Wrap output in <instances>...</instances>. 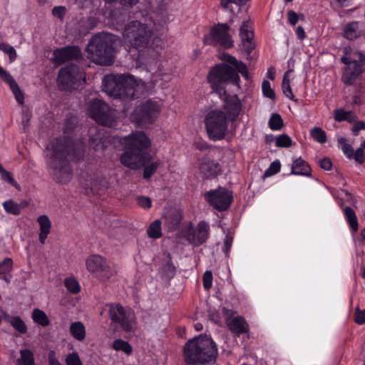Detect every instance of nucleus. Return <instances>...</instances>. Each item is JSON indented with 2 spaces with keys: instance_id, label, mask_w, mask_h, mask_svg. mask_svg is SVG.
<instances>
[{
  "instance_id": "obj_1",
  "label": "nucleus",
  "mask_w": 365,
  "mask_h": 365,
  "mask_svg": "<svg viewBox=\"0 0 365 365\" xmlns=\"http://www.w3.org/2000/svg\"><path fill=\"white\" fill-rule=\"evenodd\" d=\"M222 59L235 68L224 63L217 64L209 72L207 79L212 92L215 93L223 101L222 108H211L207 111L204 123L207 137L216 142L223 140L229 133L230 124L236 121L242 111V103L237 95H227L225 85L227 81L240 78L236 71L240 73L245 79H248L249 73L246 65L236 58L223 54Z\"/></svg>"
},
{
  "instance_id": "obj_2",
  "label": "nucleus",
  "mask_w": 365,
  "mask_h": 365,
  "mask_svg": "<svg viewBox=\"0 0 365 365\" xmlns=\"http://www.w3.org/2000/svg\"><path fill=\"white\" fill-rule=\"evenodd\" d=\"M76 117L67 116L63 129V143L62 139L55 138L46 148L47 165L54 178L61 183H67L72 178L68 161H78L84 157V142L80 139L73 140L70 136L76 128Z\"/></svg>"
},
{
  "instance_id": "obj_3",
  "label": "nucleus",
  "mask_w": 365,
  "mask_h": 365,
  "mask_svg": "<svg viewBox=\"0 0 365 365\" xmlns=\"http://www.w3.org/2000/svg\"><path fill=\"white\" fill-rule=\"evenodd\" d=\"M125 146V152L120 156L121 163L130 168L135 169L145 166L143 177L149 179L159 166L158 161L147 163L151 159L148 153L150 146L149 138L143 131H137L120 139Z\"/></svg>"
},
{
  "instance_id": "obj_4",
  "label": "nucleus",
  "mask_w": 365,
  "mask_h": 365,
  "mask_svg": "<svg viewBox=\"0 0 365 365\" xmlns=\"http://www.w3.org/2000/svg\"><path fill=\"white\" fill-rule=\"evenodd\" d=\"M103 91L109 96L123 101L139 98L148 91L147 84L130 74H108L103 77Z\"/></svg>"
},
{
  "instance_id": "obj_5",
  "label": "nucleus",
  "mask_w": 365,
  "mask_h": 365,
  "mask_svg": "<svg viewBox=\"0 0 365 365\" xmlns=\"http://www.w3.org/2000/svg\"><path fill=\"white\" fill-rule=\"evenodd\" d=\"M120 43V38L114 34L108 32L97 34L90 39L86 48L87 58L98 65H112Z\"/></svg>"
},
{
  "instance_id": "obj_6",
  "label": "nucleus",
  "mask_w": 365,
  "mask_h": 365,
  "mask_svg": "<svg viewBox=\"0 0 365 365\" xmlns=\"http://www.w3.org/2000/svg\"><path fill=\"white\" fill-rule=\"evenodd\" d=\"M153 26L151 24H145L140 21H131L123 32L125 46L128 51L136 50L138 55L136 61L141 63L143 61V52L150 51L153 43Z\"/></svg>"
},
{
  "instance_id": "obj_7",
  "label": "nucleus",
  "mask_w": 365,
  "mask_h": 365,
  "mask_svg": "<svg viewBox=\"0 0 365 365\" xmlns=\"http://www.w3.org/2000/svg\"><path fill=\"white\" fill-rule=\"evenodd\" d=\"M217 356V348L213 340L205 335L190 339L185 345L183 356L190 365L214 363Z\"/></svg>"
},
{
  "instance_id": "obj_8",
  "label": "nucleus",
  "mask_w": 365,
  "mask_h": 365,
  "mask_svg": "<svg viewBox=\"0 0 365 365\" xmlns=\"http://www.w3.org/2000/svg\"><path fill=\"white\" fill-rule=\"evenodd\" d=\"M341 61L346 65L341 81L346 85H352L365 69V56L361 51H352L346 47Z\"/></svg>"
},
{
  "instance_id": "obj_9",
  "label": "nucleus",
  "mask_w": 365,
  "mask_h": 365,
  "mask_svg": "<svg viewBox=\"0 0 365 365\" xmlns=\"http://www.w3.org/2000/svg\"><path fill=\"white\" fill-rule=\"evenodd\" d=\"M163 106L160 99H148L137 106L131 113L130 119L138 126L152 124L159 116Z\"/></svg>"
},
{
  "instance_id": "obj_10",
  "label": "nucleus",
  "mask_w": 365,
  "mask_h": 365,
  "mask_svg": "<svg viewBox=\"0 0 365 365\" xmlns=\"http://www.w3.org/2000/svg\"><path fill=\"white\" fill-rule=\"evenodd\" d=\"M57 81L61 90H72L84 83L86 77L78 66L69 64L59 71Z\"/></svg>"
},
{
  "instance_id": "obj_11",
  "label": "nucleus",
  "mask_w": 365,
  "mask_h": 365,
  "mask_svg": "<svg viewBox=\"0 0 365 365\" xmlns=\"http://www.w3.org/2000/svg\"><path fill=\"white\" fill-rule=\"evenodd\" d=\"M86 267L88 272L94 274L101 282H106L116 273V269L99 255H91L86 259Z\"/></svg>"
},
{
  "instance_id": "obj_12",
  "label": "nucleus",
  "mask_w": 365,
  "mask_h": 365,
  "mask_svg": "<svg viewBox=\"0 0 365 365\" xmlns=\"http://www.w3.org/2000/svg\"><path fill=\"white\" fill-rule=\"evenodd\" d=\"M88 114L97 123L104 126L111 127L115 120V110L105 102L98 99L90 102Z\"/></svg>"
},
{
  "instance_id": "obj_13",
  "label": "nucleus",
  "mask_w": 365,
  "mask_h": 365,
  "mask_svg": "<svg viewBox=\"0 0 365 365\" xmlns=\"http://www.w3.org/2000/svg\"><path fill=\"white\" fill-rule=\"evenodd\" d=\"M230 27L225 24L213 26L204 38L206 44L230 48L233 46V41L229 34Z\"/></svg>"
},
{
  "instance_id": "obj_14",
  "label": "nucleus",
  "mask_w": 365,
  "mask_h": 365,
  "mask_svg": "<svg viewBox=\"0 0 365 365\" xmlns=\"http://www.w3.org/2000/svg\"><path fill=\"white\" fill-rule=\"evenodd\" d=\"M109 316L112 322L119 324L125 331H130L134 327L133 313L119 304L109 305Z\"/></svg>"
},
{
  "instance_id": "obj_15",
  "label": "nucleus",
  "mask_w": 365,
  "mask_h": 365,
  "mask_svg": "<svg viewBox=\"0 0 365 365\" xmlns=\"http://www.w3.org/2000/svg\"><path fill=\"white\" fill-rule=\"evenodd\" d=\"M205 198L211 206L219 211L227 210L232 202L231 193L222 187L205 192Z\"/></svg>"
},
{
  "instance_id": "obj_16",
  "label": "nucleus",
  "mask_w": 365,
  "mask_h": 365,
  "mask_svg": "<svg viewBox=\"0 0 365 365\" xmlns=\"http://www.w3.org/2000/svg\"><path fill=\"white\" fill-rule=\"evenodd\" d=\"M210 236V225L202 220L196 227H190L185 235L187 241L194 246H200L204 244Z\"/></svg>"
},
{
  "instance_id": "obj_17",
  "label": "nucleus",
  "mask_w": 365,
  "mask_h": 365,
  "mask_svg": "<svg viewBox=\"0 0 365 365\" xmlns=\"http://www.w3.org/2000/svg\"><path fill=\"white\" fill-rule=\"evenodd\" d=\"M89 145L94 150H103L110 143V137L103 128L98 126L91 127L88 130Z\"/></svg>"
},
{
  "instance_id": "obj_18",
  "label": "nucleus",
  "mask_w": 365,
  "mask_h": 365,
  "mask_svg": "<svg viewBox=\"0 0 365 365\" xmlns=\"http://www.w3.org/2000/svg\"><path fill=\"white\" fill-rule=\"evenodd\" d=\"M240 37L243 49L250 53L255 47L253 42L254 31L250 20L243 21L241 25L240 28Z\"/></svg>"
},
{
  "instance_id": "obj_19",
  "label": "nucleus",
  "mask_w": 365,
  "mask_h": 365,
  "mask_svg": "<svg viewBox=\"0 0 365 365\" xmlns=\"http://www.w3.org/2000/svg\"><path fill=\"white\" fill-rule=\"evenodd\" d=\"M81 183L86 190L96 194H100L101 192L103 194L108 187V182L106 178L98 179L94 175L86 174V179Z\"/></svg>"
},
{
  "instance_id": "obj_20",
  "label": "nucleus",
  "mask_w": 365,
  "mask_h": 365,
  "mask_svg": "<svg viewBox=\"0 0 365 365\" xmlns=\"http://www.w3.org/2000/svg\"><path fill=\"white\" fill-rule=\"evenodd\" d=\"M81 50L78 46H66L63 48L56 49L53 51L55 60L63 63L67 61L76 59L81 56Z\"/></svg>"
},
{
  "instance_id": "obj_21",
  "label": "nucleus",
  "mask_w": 365,
  "mask_h": 365,
  "mask_svg": "<svg viewBox=\"0 0 365 365\" xmlns=\"http://www.w3.org/2000/svg\"><path fill=\"white\" fill-rule=\"evenodd\" d=\"M0 78L9 86L17 102L20 104H23L24 99V95L12 76L4 68H0Z\"/></svg>"
},
{
  "instance_id": "obj_22",
  "label": "nucleus",
  "mask_w": 365,
  "mask_h": 365,
  "mask_svg": "<svg viewBox=\"0 0 365 365\" xmlns=\"http://www.w3.org/2000/svg\"><path fill=\"white\" fill-rule=\"evenodd\" d=\"M182 215L180 210L170 209L164 213V225L169 230H176L182 220Z\"/></svg>"
},
{
  "instance_id": "obj_23",
  "label": "nucleus",
  "mask_w": 365,
  "mask_h": 365,
  "mask_svg": "<svg viewBox=\"0 0 365 365\" xmlns=\"http://www.w3.org/2000/svg\"><path fill=\"white\" fill-rule=\"evenodd\" d=\"M200 173L205 178H213L221 172L220 165L212 160H204L200 165Z\"/></svg>"
},
{
  "instance_id": "obj_24",
  "label": "nucleus",
  "mask_w": 365,
  "mask_h": 365,
  "mask_svg": "<svg viewBox=\"0 0 365 365\" xmlns=\"http://www.w3.org/2000/svg\"><path fill=\"white\" fill-rule=\"evenodd\" d=\"M227 325L229 329L238 336L242 334L247 333L249 330L247 322L240 316L227 320Z\"/></svg>"
},
{
  "instance_id": "obj_25",
  "label": "nucleus",
  "mask_w": 365,
  "mask_h": 365,
  "mask_svg": "<svg viewBox=\"0 0 365 365\" xmlns=\"http://www.w3.org/2000/svg\"><path fill=\"white\" fill-rule=\"evenodd\" d=\"M361 23L354 21L346 24L343 29V36L349 40L358 38L362 35Z\"/></svg>"
},
{
  "instance_id": "obj_26",
  "label": "nucleus",
  "mask_w": 365,
  "mask_h": 365,
  "mask_svg": "<svg viewBox=\"0 0 365 365\" xmlns=\"http://www.w3.org/2000/svg\"><path fill=\"white\" fill-rule=\"evenodd\" d=\"M13 266V259L10 257H6L0 262V279L7 284H9L12 279Z\"/></svg>"
},
{
  "instance_id": "obj_27",
  "label": "nucleus",
  "mask_w": 365,
  "mask_h": 365,
  "mask_svg": "<svg viewBox=\"0 0 365 365\" xmlns=\"http://www.w3.org/2000/svg\"><path fill=\"white\" fill-rule=\"evenodd\" d=\"M37 222L40 226V232H39V241L43 245L46 242V240L48 237V235L51 232V222L49 220L47 215H41L37 218Z\"/></svg>"
},
{
  "instance_id": "obj_28",
  "label": "nucleus",
  "mask_w": 365,
  "mask_h": 365,
  "mask_svg": "<svg viewBox=\"0 0 365 365\" xmlns=\"http://www.w3.org/2000/svg\"><path fill=\"white\" fill-rule=\"evenodd\" d=\"M292 174L296 175L309 176L311 175V168L309 164L299 157L292 163Z\"/></svg>"
},
{
  "instance_id": "obj_29",
  "label": "nucleus",
  "mask_w": 365,
  "mask_h": 365,
  "mask_svg": "<svg viewBox=\"0 0 365 365\" xmlns=\"http://www.w3.org/2000/svg\"><path fill=\"white\" fill-rule=\"evenodd\" d=\"M4 210L14 215H19L21 214L22 209L27 205L26 201H22L21 203H17L13 200H8L2 204Z\"/></svg>"
},
{
  "instance_id": "obj_30",
  "label": "nucleus",
  "mask_w": 365,
  "mask_h": 365,
  "mask_svg": "<svg viewBox=\"0 0 365 365\" xmlns=\"http://www.w3.org/2000/svg\"><path fill=\"white\" fill-rule=\"evenodd\" d=\"M4 318L6 322L9 323L14 329L18 331L20 334H25L26 332L27 327L25 322L19 317H14L4 314Z\"/></svg>"
},
{
  "instance_id": "obj_31",
  "label": "nucleus",
  "mask_w": 365,
  "mask_h": 365,
  "mask_svg": "<svg viewBox=\"0 0 365 365\" xmlns=\"http://www.w3.org/2000/svg\"><path fill=\"white\" fill-rule=\"evenodd\" d=\"M345 219L349 225L351 232L354 234L358 230L359 224L355 212L350 207H346L343 209Z\"/></svg>"
},
{
  "instance_id": "obj_32",
  "label": "nucleus",
  "mask_w": 365,
  "mask_h": 365,
  "mask_svg": "<svg viewBox=\"0 0 365 365\" xmlns=\"http://www.w3.org/2000/svg\"><path fill=\"white\" fill-rule=\"evenodd\" d=\"M70 333L75 339L83 341L86 337L85 326L81 322H73L70 326Z\"/></svg>"
},
{
  "instance_id": "obj_33",
  "label": "nucleus",
  "mask_w": 365,
  "mask_h": 365,
  "mask_svg": "<svg viewBox=\"0 0 365 365\" xmlns=\"http://www.w3.org/2000/svg\"><path fill=\"white\" fill-rule=\"evenodd\" d=\"M31 318L35 323L42 327H47L50 324L46 314L39 309L33 310Z\"/></svg>"
},
{
  "instance_id": "obj_34",
  "label": "nucleus",
  "mask_w": 365,
  "mask_h": 365,
  "mask_svg": "<svg viewBox=\"0 0 365 365\" xmlns=\"http://www.w3.org/2000/svg\"><path fill=\"white\" fill-rule=\"evenodd\" d=\"M334 119L337 122L347 120L353 122L355 120L356 116L352 111H346L343 108H338L334 113Z\"/></svg>"
},
{
  "instance_id": "obj_35",
  "label": "nucleus",
  "mask_w": 365,
  "mask_h": 365,
  "mask_svg": "<svg viewBox=\"0 0 365 365\" xmlns=\"http://www.w3.org/2000/svg\"><path fill=\"white\" fill-rule=\"evenodd\" d=\"M17 365H35L34 354L29 349L20 351V358L17 359Z\"/></svg>"
},
{
  "instance_id": "obj_36",
  "label": "nucleus",
  "mask_w": 365,
  "mask_h": 365,
  "mask_svg": "<svg viewBox=\"0 0 365 365\" xmlns=\"http://www.w3.org/2000/svg\"><path fill=\"white\" fill-rule=\"evenodd\" d=\"M112 348L116 351H122L126 355H130L133 352L132 346L123 339H115L112 344Z\"/></svg>"
},
{
  "instance_id": "obj_37",
  "label": "nucleus",
  "mask_w": 365,
  "mask_h": 365,
  "mask_svg": "<svg viewBox=\"0 0 365 365\" xmlns=\"http://www.w3.org/2000/svg\"><path fill=\"white\" fill-rule=\"evenodd\" d=\"M289 73L290 71L285 72L283 76L282 83V88L284 95L289 98L290 100H294V96L292 93L291 86H290V80H289Z\"/></svg>"
},
{
  "instance_id": "obj_38",
  "label": "nucleus",
  "mask_w": 365,
  "mask_h": 365,
  "mask_svg": "<svg viewBox=\"0 0 365 365\" xmlns=\"http://www.w3.org/2000/svg\"><path fill=\"white\" fill-rule=\"evenodd\" d=\"M64 286L69 292L74 294L79 293L81 291V285L78 281L73 277L65 279Z\"/></svg>"
},
{
  "instance_id": "obj_39",
  "label": "nucleus",
  "mask_w": 365,
  "mask_h": 365,
  "mask_svg": "<svg viewBox=\"0 0 365 365\" xmlns=\"http://www.w3.org/2000/svg\"><path fill=\"white\" fill-rule=\"evenodd\" d=\"M147 233L151 238H159L161 236V222L159 220H155L148 227Z\"/></svg>"
},
{
  "instance_id": "obj_40",
  "label": "nucleus",
  "mask_w": 365,
  "mask_h": 365,
  "mask_svg": "<svg viewBox=\"0 0 365 365\" xmlns=\"http://www.w3.org/2000/svg\"><path fill=\"white\" fill-rule=\"evenodd\" d=\"M310 135L317 142L324 144L327 142L326 133L319 127H314L310 130Z\"/></svg>"
},
{
  "instance_id": "obj_41",
  "label": "nucleus",
  "mask_w": 365,
  "mask_h": 365,
  "mask_svg": "<svg viewBox=\"0 0 365 365\" xmlns=\"http://www.w3.org/2000/svg\"><path fill=\"white\" fill-rule=\"evenodd\" d=\"M269 126L272 130H279L283 126V120L280 115L277 113L272 114L269 120Z\"/></svg>"
},
{
  "instance_id": "obj_42",
  "label": "nucleus",
  "mask_w": 365,
  "mask_h": 365,
  "mask_svg": "<svg viewBox=\"0 0 365 365\" xmlns=\"http://www.w3.org/2000/svg\"><path fill=\"white\" fill-rule=\"evenodd\" d=\"M0 51L7 54L9 57L10 62H14L17 56L16 51L14 48L6 43H0Z\"/></svg>"
},
{
  "instance_id": "obj_43",
  "label": "nucleus",
  "mask_w": 365,
  "mask_h": 365,
  "mask_svg": "<svg viewBox=\"0 0 365 365\" xmlns=\"http://www.w3.org/2000/svg\"><path fill=\"white\" fill-rule=\"evenodd\" d=\"M292 143V139L286 134L279 135L276 138V146L279 148H289Z\"/></svg>"
},
{
  "instance_id": "obj_44",
  "label": "nucleus",
  "mask_w": 365,
  "mask_h": 365,
  "mask_svg": "<svg viewBox=\"0 0 365 365\" xmlns=\"http://www.w3.org/2000/svg\"><path fill=\"white\" fill-rule=\"evenodd\" d=\"M66 365H83L78 354L76 352L68 354L66 357Z\"/></svg>"
},
{
  "instance_id": "obj_45",
  "label": "nucleus",
  "mask_w": 365,
  "mask_h": 365,
  "mask_svg": "<svg viewBox=\"0 0 365 365\" xmlns=\"http://www.w3.org/2000/svg\"><path fill=\"white\" fill-rule=\"evenodd\" d=\"M262 92L264 96L274 99L275 94L272 88H271L270 83L268 81H264L262 85Z\"/></svg>"
},
{
  "instance_id": "obj_46",
  "label": "nucleus",
  "mask_w": 365,
  "mask_h": 365,
  "mask_svg": "<svg viewBox=\"0 0 365 365\" xmlns=\"http://www.w3.org/2000/svg\"><path fill=\"white\" fill-rule=\"evenodd\" d=\"M212 273L210 270L205 272L202 276L203 287L205 290H209L212 286Z\"/></svg>"
},
{
  "instance_id": "obj_47",
  "label": "nucleus",
  "mask_w": 365,
  "mask_h": 365,
  "mask_svg": "<svg viewBox=\"0 0 365 365\" xmlns=\"http://www.w3.org/2000/svg\"><path fill=\"white\" fill-rule=\"evenodd\" d=\"M66 14V8L63 6H55L52 10V14L63 21Z\"/></svg>"
},
{
  "instance_id": "obj_48",
  "label": "nucleus",
  "mask_w": 365,
  "mask_h": 365,
  "mask_svg": "<svg viewBox=\"0 0 365 365\" xmlns=\"http://www.w3.org/2000/svg\"><path fill=\"white\" fill-rule=\"evenodd\" d=\"M0 172L1 173V178L3 180L9 182L10 184L15 186L16 188H19V185L14 180L11 174L9 172L6 171L4 168H3V170H1Z\"/></svg>"
},
{
  "instance_id": "obj_49",
  "label": "nucleus",
  "mask_w": 365,
  "mask_h": 365,
  "mask_svg": "<svg viewBox=\"0 0 365 365\" xmlns=\"http://www.w3.org/2000/svg\"><path fill=\"white\" fill-rule=\"evenodd\" d=\"M355 322L358 324H363L365 323V309L364 310H360L359 308L356 309Z\"/></svg>"
},
{
  "instance_id": "obj_50",
  "label": "nucleus",
  "mask_w": 365,
  "mask_h": 365,
  "mask_svg": "<svg viewBox=\"0 0 365 365\" xmlns=\"http://www.w3.org/2000/svg\"><path fill=\"white\" fill-rule=\"evenodd\" d=\"M138 203L143 208L148 209L151 207V200L148 197L140 196L138 197Z\"/></svg>"
},
{
  "instance_id": "obj_51",
  "label": "nucleus",
  "mask_w": 365,
  "mask_h": 365,
  "mask_svg": "<svg viewBox=\"0 0 365 365\" xmlns=\"http://www.w3.org/2000/svg\"><path fill=\"white\" fill-rule=\"evenodd\" d=\"M353 157L356 162L362 163L365 160V153L361 148H357Z\"/></svg>"
},
{
  "instance_id": "obj_52",
  "label": "nucleus",
  "mask_w": 365,
  "mask_h": 365,
  "mask_svg": "<svg viewBox=\"0 0 365 365\" xmlns=\"http://www.w3.org/2000/svg\"><path fill=\"white\" fill-rule=\"evenodd\" d=\"M281 168V165L279 160H276L272 162L270 164L269 169L267 170V173H269V175H274L279 172Z\"/></svg>"
},
{
  "instance_id": "obj_53",
  "label": "nucleus",
  "mask_w": 365,
  "mask_h": 365,
  "mask_svg": "<svg viewBox=\"0 0 365 365\" xmlns=\"http://www.w3.org/2000/svg\"><path fill=\"white\" fill-rule=\"evenodd\" d=\"M48 360L49 365H62L56 356V352L51 350L48 352Z\"/></svg>"
},
{
  "instance_id": "obj_54",
  "label": "nucleus",
  "mask_w": 365,
  "mask_h": 365,
  "mask_svg": "<svg viewBox=\"0 0 365 365\" xmlns=\"http://www.w3.org/2000/svg\"><path fill=\"white\" fill-rule=\"evenodd\" d=\"M342 151L348 158H351L353 157L354 150L350 145L344 143L342 146Z\"/></svg>"
},
{
  "instance_id": "obj_55",
  "label": "nucleus",
  "mask_w": 365,
  "mask_h": 365,
  "mask_svg": "<svg viewBox=\"0 0 365 365\" xmlns=\"http://www.w3.org/2000/svg\"><path fill=\"white\" fill-rule=\"evenodd\" d=\"M319 166L325 170H330L332 168V163L329 158H323L319 160Z\"/></svg>"
},
{
  "instance_id": "obj_56",
  "label": "nucleus",
  "mask_w": 365,
  "mask_h": 365,
  "mask_svg": "<svg viewBox=\"0 0 365 365\" xmlns=\"http://www.w3.org/2000/svg\"><path fill=\"white\" fill-rule=\"evenodd\" d=\"M365 129V123L363 121H357L351 128V131L354 135H357L359 131Z\"/></svg>"
},
{
  "instance_id": "obj_57",
  "label": "nucleus",
  "mask_w": 365,
  "mask_h": 365,
  "mask_svg": "<svg viewBox=\"0 0 365 365\" xmlns=\"http://www.w3.org/2000/svg\"><path fill=\"white\" fill-rule=\"evenodd\" d=\"M289 23L294 26L298 21V16L294 11H289L287 13Z\"/></svg>"
},
{
  "instance_id": "obj_58",
  "label": "nucleus",
  "mask_w": 365,
  "mask_h": 365,
  "mask_svg": "<svg viewBox=\"0 0 365 365\" xmlns=\"http://www.w3.org/2000/svg\"><path fill=\"white\" fill-rule=\"evenodd\" d=\"M232 238L229 236V235H226L225 237V240H224V252L225 253H227L231 247H232Z\"/></svg>"
},
{
  "instance_id": "obj_59",
  "label": "nucleus",
  "mask_w": 365,
  "mask_h": 365,
  "mask_svg": "<svg viewBox=\"0 0 365 365\" xmlns=\"http://www.w3.org/2000/svg\"><path fill=\"white\" fill-rule=\"evenodd\" d=\"M155 78H160V80L168 82L170 80V76L167 73H163V71L159 69L154 75Z\"/></svg>"
},
{
  "instance_id": "obj_60",
  "label": "nucleus",
  "mask_w": 365,
  "mask_h": 365,
  "mask_svg": "<svg viewBox=\"0 0 365 365\" xmlns=\"http://www.w3.org/2000/svg\"><path fill=\"white\" fill-rule=\"evenodd\" d=\"M296 35L300 40H304L306 37L304 29L302 26H298L296 29Z\"/></svg>"
},
{
  "instance_id": "obj_61",
  "label": "nucleus",
  "mask_w": 365,
  "mask_h": 365,
  "mask_svg": "<svg viewBox=\"0 0 365 365\" xmlns=\"http://www.w3.org/2000/svg\"><path fill=\"white\" fill-rule=\"evenodd\" d=\"M195 146L199 150H204L208 148L205 143H195Z\"/></svg>"
},
{
  "instance_id": "obj_62",
  "label": "nucleus",
  "mask_w": 365,
  "mask_h": 365,
  "mask_svg": "<svg viewBox=\"0 0 365 365\" xmlns=\"http://www.w3.org/2000/svg\"><path fill=\"white\" fill-rule=\"evenodd\" d=\"M202 329H203V326H202V324H200V323H196V324H195V329L196 331H199L202 330Z\"/></svg>"
},
{
  "instance_id": "obj_63",
  "label": "nucleus",
  "mask_w": 365,
  "mask_h": 365,
  "mask_svg": "<svg viewBox=\"0 0 365 365\" xmlns=\"http://www.w3.org/2000/svg\"><path fill=\"white\" fill-rule=\"evenodd\" d=\"M349 0H336V1L341 6H344L346 2Z\"/></svg>"
},
{
  "instance_id": "obj_64",
  "label": "nucleus",
  "mask_w": 365,
  "mask_h": 365,
  "mask_svg": "<svg viewBox=\"0 0 365 365\" xmlns=\"http://www.w3.org/2000/svg\"><path fill=\"white\" fill-rule=\"evenodd\" d=\"M272 75V71H271V69H269L268 72H267L268 77L270 78H273Z\"/></svg>"
}]
</instances>
